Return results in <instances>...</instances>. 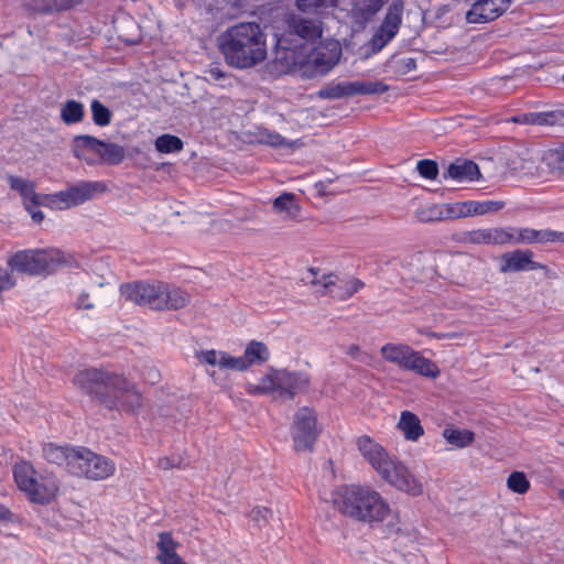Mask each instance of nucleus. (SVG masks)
<instances>
[{"label":"nucleus","mask_w":564,"mask_h":564,"mask_svg":"<svg viewBox=\"0 0 564 564\" xmlns=\"http://www.w3.org/2000/svg\"><path fill=\"white\" fill-rule=\"evenodd\" d=\"M154 145L160 153H177L184 148V143L181 138L167 133L158 137Z\"/></svg>","instance_id":"obj_33"},{"label":"nucleus","mask_w":564,"mask_h":564,"mask_svg":"<svg viewBox=\"0 0 564 564\" xmlns=\"http://www.w3.org/2000/svg\"><path fill=\"white\" fill-rule=\"evenodd\" d=\"M90 110L93 121L96 126L106 127L111 122L112 113L108 107H106L98 99H94L90 104Z\"/></svg>","instance_id":"obj_36"},{"label":"nucleus","mask_w":564,"mask_h":564,"mask_svg":"<svg viewBox=\"0 0 564 564\" xmlns=\"http://www.w3.org/2000/svg\"><path fill=\"white\" fill-rule=\"evenodd\" d=\"M355 443L360 456L384 482L412 497L423 495V482L380 443L369 435L358 436Z\"/></svg>","instance_id":"obj_4"},{"label":"nucleus","mask_w":564,"mask_h":564,"mask_svg":"<svg viewBox=\"0 0 564 564\" xmlns=\"http://www.w3.org/2000/svg\"><path fill=\"white\" fill-rule=\"evenodd\" d=\"M326 2L327 0H296V7L304 13H311L326 6Z\"/></svg>","instance_id":"obj_45"},{"label":"nucleus","mask_w":564,"mask_h":564,"mask_svg":"<svg viewBox=\"0 0 564 564\" xmlns=\"http://www.w3.org/2000/svg\"><path fill=\"white\" fill-rule=\"evenodd\" d=\"M73 383L107 410L137 415L143 408V394L138 384L123 373L90 367L79 370Z\"/></svg>","instance_id":"obj_1"},{"label":"nucleus","mask_w":564,"mask_h":564,"mask_svg":"<svg viewBox=\"0 0 564 564\" xmlns=\"http://www.w3.org/2000/svg\"><path fill=\"white\" fill-rule=\"evenodd\" d=\"M442 435L448 444L456 448L467 447L475 441V433L466 429L448 426L444 429Z\"/></svg>","instance_id":"obj_29"},{"label":"nucleus","mask_w":564,"mask_h":564,"mask_svg":"<svg viewBox=\"0 0 564 564\" xmlns=\"http://www.w3.org/2000/svg\"><path fill=\"white\" fill-rule=\"evenodd\" d=\"M402 22V8L397 4H391L388 12L371 37V48L373 53L380 52L393 37L398 34Z\"/></svg>","instance_id":"obj_16"},{"label":"nucleus","mask_w":564,"mask_h":564,"mask_svg":"<svg viewBox=\"0 0 564 564\" xmlns=\"http://www.w3.org/2000/svg\"><path fill=\"white\" fill-rule=\"evenodd\" d=\"M29 182V180H24L20 176L8 175V183L10 188L15 192H20Z\"/></svg>","instance_id":"obj_47"},{"label":"nucleus","mask_w":564,"mask_h":564,"mask_svg":"<svg viewBox=\"0 0 564 564\" xmlns=\"http://www.w3.org/2000/svg\"><path fill=\"white\" fill-rule=\"evenodd\" d=\"M206 73L212 80L218 82L220 87L225 88L231 86L232 76L224 72L218 65L210 66Z\"/></svg>","instance_id":"obj_41"},{"label":"nucleus","mask_w":564,"mask_h":564,"mask_svg":"<svg viewBox=\"0 0 564 564\" xmlns=\"http://www.w3.org/2000/svg\"><path fill=\"white\" fill-rule=\"evenodd\" d=\"M18 193L22 197L23 204L31 202L33 205H42V197L35 192V184L32 181H29Z\"/></svg>","instance_id":"obj_43"},{"label":"nucleus","mask_w":564,"mask_h":564,"mask_svg":"<svg viewBox=\"0 0 564 564\" xmlns=\"http://www.w3.org/2000/svg\"><path fill=\"white\" fill-rule=\"evenodd\" d=\"M380 354L386 361L402 370L433 379L440 376L438 366L409 345L388 343L381 347Z\"/></svg>","instance_id":"obj_10"},{"label":"nucleus","mask_w":564,"mask_h":564,"mask_svg":"<svg viewBox=\"0 0 564 564\" xmlns=\"http://www.w3.org/2000/svg\"><path fill=\"white\" fill-rule=\"evenodd\" d=\"M359 351H360V348H359V346H358V345H356V344H351L350 346H348V348H347V350H346V352H347L349 356L354 357V358H356V357H357V355L359 354Z\"/></svg>","instance_id":"obj_52"},{"label":"nucleus","mask_w":564,"mask_h":564,"mask_svg":"<svg viewBox=\"0 0 564 564\" xmlns=\"http://www.w3.org/2000/svg\"><path fill=\"white\" fill-rule=\"evenodd\" d=\"M445 178H451L456 182H474L478 181L481 176L479 166L471 160L456 159L444 172Z\"/></svg>","instance_id":"obj_24"},{"label":"nucleus","mask_w":564,"mask_h":564,"mask_svg":"<svg viewBox=\"0 0 564 564\" xmlns=\"http://www.w3.org/2000/svg\"><path fill=\"white\" fill-rule=\"evenodd\" d=\"M65 262L63 251L52 247L19 250L7 260L12 271L32 276L52 274Z\"/></svg>","instance_id":"obj_8"},{"label":"nucleus","mask_w":564,"mask_h":564,"mask_svg":"<svg viewBox=\"0 0 564 564\" xmlns=\"http://www.w3.org/2000/svg\"><path fill=\"white\" fill-rule=\"evenodd\" d=\"M454 4L455 0L452 1L451 3L440 6L437 9V14H445L449 12L453 9Z\"/></svg>","instance_id":"obj_51"},{"label":"nucleus","mask_w":564,"mask_h":564,"mask_svg":"<svg viewBox=\"0 0 564 564\" xmlns=\"http://www.w3.org/2000/svg\"><path fill=\"white\" fill-rule=\"evenodd\" d=\"M334 505L343 516L371 528L386 522L388 534H399L402 531L399 512L370 486L352 484L340 487L334 496Z\"/></svg>","instance_id":"obj_2"},{"label":"nucleus","mask_w":564,"mask_h":564,"mask_svg":"<svg viewBox=\"0 0 564 564\" xmlns=\"http://www.w3.org/2000/svg\"><path fill=\"white\" fill-rule=\"evenodd\" d=\"M251 519L259 527L262 528L270 522L272 510L267 507H257L251 510Z\"/></svg>","instance_id":"obj_44"},{"label":"nucleus","mask_w":564,"mask_h":564,"mask_svg":"<svg viewBox=\"0 0 564 564\" xmlns=\"http://www.w3.org/2000/svg\"><path fill=\"white\" fill-rule=\"evenodd\" d=\"M512 245L518 243H543V242H564V231L552 229H532L513 227Z\"/></svg>","instance_id":"obj_20"},{"label":"nucleus","mask_w":564,"mask_h":564,"mask_svg":"<svg viewBox=\"0 0 564 564\" xmlns=\"http://www.w3.org/2000/svg\"><path fill=\"white\" fill-rule=\"evenodd\" d=\"M388 86L380 82H343L327 85L318 91L324 99H340L355 95H377L387 91Z\"/></svg>","instance_id":"obj_15"},{"label":"nucleus","mask_w":564,"mask_h":564,"mask_svg":"<svg viewBox=\"0 0 564 564\" xmlns=\"http://www.w3.org/2000/svg\"><path fill=\"white\" fill-rule=\"evenodd\" d=\"M406 66H408L409 69L414 68L415 67V59L414 58H409L408 63H406Z\"/></svg>","instance_id":"obj_55"},{"label":"nucleus","mask_w":564,"mask_h":564,"mask_svg":"<svg viewBox=\"0 0 564 564\" xmlns=\"http://www.w3.org/2000/svg\"><path fill=\"white\" fill-rule=\"evenodd\" d=\"M490 243L491 245H512L513 227H490Z\"/></svg>","instance_id":"obj_37"},{"label":"nucleus","mask_w":564,"mask_h":564,"mask_svg":"<svg viewBox=\"0 0 564 564\" xmlns=\"http://www.w3.org/2000/svg\"><path fill=\"white\" fill-rule=\"evenodd\" d=\"M107 191L101 181H82L64 191L42 196V205L56 210L69 209L93 199Z\"/></svg>","instance_id":"obj_11"},{"label":"nucleus","mask_w":564,"mask_h":564,"mask_svg":"<svg viewBox=\"0 0 564 564\" xmlns=\"http://www.w3.org/2000/svg\"><path fill=\"white\" fill-rule=\"evenodd\" d=\"M156 466H158L159 469H162V470H169V469H172V468L176 467V465L174 464L173 459L170 458V457H161V458H159Z\"/></svg>","instance_id":"obj_48"},{"label":"nucleus","mask_w":564,"mask_h":564,"mask_svg":"<svg viewBox=\"0 0 564 564\" xmlns=\"http://www.w3.org/2000/svg\"><path fill=\"white\" fill-rule=\"evenodd\" d=\"M460 242L467 245H491L489 228H477L460 234Z\"/></svg>","instance_id":"obj_34"},{"label":"nucleus","mask_w":564,"mask_h":564,"mask_svg":"<svg viewBox=\"0 0 564 564\" xmlns=\"http://www.w3.org/2000/svg\"><path fill=\"white\" fill-rule=\"evenodd\" d=\"M101 147H104V141L93 135H76L73 139L72 152L76 159L88 165H94L98 163Z\"/></svg>","instance_id":"obj_19"},{"label":"nucleus","mask_w":564,"mask_h":564,"mask_svg":"<svg viewBox=\"0 0 564 564\" xmlns=\"http://www.w3.org/2000/svg\"><path fill=\"white\" fill-rule=\"evenodd\" d=\"M77 310H91L94 308V303L89 299V294L87 292H83L79 294L76 301Z\"/></svg>","instance_id":"obj_46"},{"label":"nucleus","mask_w":564,"mask_h":564,"mask_svg":"<svg viewBox=\"0 0 564 564\" xmlns=\"http://www.w3.org/2000/svg\"><path fill=\"white\" fill-rule=\"evenodd\" d=\"M332 46L333 48L329 50L328 55L324 52L326 47H318L312 54L314 74H325L337 64L341 50L337 42L332 44Z\"/></svg>","instance_id":"obj_26"},{"label":"nucleus","mask_w":564,"mask_h":564,"mask_svg":"<svg viewBox=\"0 0 564 564\" xmlns=\"http://www.w3.org/2000/svg\"><path fill=\"white\" fill-rule=\"evenodd\" d=\"M542 162L549 172L564 174V142L543 152Z\"/></svg>","instance_id":"obj_28"},{"label":"nucleus","mask_w":564,"mask_h":564,"mask_svg":"<svg viewBox=\"0 0 564 564\" xmlns=\"http://www.w3.org/2000/svg\"><path fill=\"white\" fill-rule=\"evenodd\" d=\"M12 476L17 488L30 503L48 506L59 494V481L55 474L37 470L29 460L17 462L12 467Z\"/></svg>","instance_id":"obj_6"},{"label":"nucleus","mask_w":564,"mask_h":564,"mask_svg":"<svg viewBox=\"0 0 564 564\" xmlns=\"http://www.w3.org/2000/svg\"><path fill=\"white\" fill-rule=\"evenodd\" d=\"M290 432L295 452H313L321 434L315 409L311 406L299 408L293 415Z\"/></svg>","instance_id":"obj_13"},{"label":"nucleus","mask_w":564,"mask_h":564,"mask_svg":"<svg viewBox=\"0 0 564 564\" xmlns=\"http://www.w3.org/2000/svg\"><path fill=\"white\" fill-rule=\"evenodd\" d=\"M273 209L284 213L288 218L294 219L300 214V206L295 203V195L283 193L273 200Z\"/></svg>","instance_id":"obj_31"},{"label":"nucleus","mask_w":564,"mask_h":564,"mask_svg":"<svg viewBox=\"0 0 564 564\" xmlns=\"http://www.w3.org/2000/svg\"><path fill=\"white\" fill-rule=\"evenodd\" d=\"M156 542V561L160 564H187L177 553L180 542L173 538L170 531L160 532Z\"/></svg>","instance_id":"obj_22"},{"label":"nucleus","mask_w":564,"mask_h":564,"mask_svg":"<svg viewBox=\"0 0 564 564\" xmlns=\"http://www.w3.org/2000/svg\"><path fill=\"white\" fill-rule=\"evenodd\" d=\"M532 123L540 126H553L555 124L563 115L558 111H544L532 115Z\"/></svg>","instance_id":"obj_42"},{"label":"nucleus","mask_w":564,"mask_h":564,"mask_svg":"<svg viewBox=\"0 0 564 564\" xmlns=\"http://www.w3.org/2000/svg\"><path fill=\"white\" fill-rule=\"evenodd\" d=\"M511 0H475L466 12L469 23H487L498 19L510 7Z\"/></svg>","instance_id":"obj_17"},{"label":"nucleus","mask_w":564,"mask_h":564,"mask_svg":"<svg viewBox=\"0 0 564 564\" xmlns=\"http://www.w3.org/2000/svg\"><path fill=\"white\" fill-rule=\"evenodd\" d=\"M448 213L456 218L474 216V200L458 202L449 205Z\"/></svg>","instance_id":"obj_39"},{"label":"nucleus","mask_w":564,"mask_h":564,"mask_svg":"<svg viewBox=\"0 0 564 564\" xmlns=\"http://www.w3.org/2000/svg\"><path fill=\"white\" fill-rule=\"evenodd\" d=\"M530 487V480L523 471H512L507 478V488L514 494L524 495Z\"/></svg>","instance_id":"obj_35"},{"label":"nucleus","mask_w":564,"mask_h":564,"mask_svg":"<svg viewBox=\"0 0 564 564\" xmlns=\"http://www.w3.org/2000/svg\"><path fill=\"white\" fill-rule=\"evenodd\" d=\"M83 0H22V8L32 14L50 15L70 10Z\"/></svg>","instance_id":"obj_21"},{"label":"nucleus","mask_w":564,"mask_h":564,"mask_svg":"<svg viewBox=\"0 0 564 564\" xmlns=\"http://www.w3.org/2000/svg\"><path fill=\"white\" fill-rule=\"evenodd\" d=\"M85 108L80 101L75 99L66 100L61 108V119L66 124L78 123L84 119Z\"/></svg>","instance_id":"obj_30"},{"label":"nucleus","mask_w":564,"mask_h":564,"mask_svg":"<svg viewBox=\"0 0 564 564\" xmlns=\"http://www.w3.org/2000/svg\"><path fill=\"white\" fill-rule=\"evenodd\" d=\"M560 499L564 502V489L558 492Z\"/></svg>","instance_id":"obj_56"},{"label":"nucleus","mask_w":564,"mask_h":564,"mask_svg":"<svg viewBox=\"0 0 564 564\" xmlns=\"http://www.w3.org/2000/svg\"><path fill=\"white\" fill-rule=\"evenodd\" d=\"M11 511L3 505L0 503V521H8L11 519Z\"/></svg>","instance_id":"obj_50"},{"label":"nucleus","mask_w":564,"mask_h":564,"mask_svg":"<svg viewBox=\"0 0 564 564\" xmlns=\"http://www.w3.org/2000/svg\"><path fill=\"white\" fill-rule=\"evenodd\" d=\"M288 24L291 33L296 34L306 42L314 43L322 37L323 29L317 20L292 15Z\"/></svg>","instance_id":"obj_25"},{"label":"nucleus","mask_w":564,"mask_h":564,"mask_svg":"<svg viewBox=\"0 0 564 564\" xmlns=\"http://www.w3.org/2000/svg\"><path fill=\"white\" fill-rule=\"evenodd\" d=\"M308 272L311 274L310 283L316 288L317 293L328 294L338 301L350 299L365 286V283L357 278L337 284V276L333 273L321 274L319 269L316 268H310Z\"/></svg>","instance_id":"obj_14"},{"label":"nucleus","mask_w":564,"mask_h":564,"mask_svg":"<svg viewBox=\"0 0 564 564\" xmlns=\"http://www.w3.org/2000/svg\"><path fill=\"white\" fill-rule=\"evenodd\" d=\"M76 447L69 445H57L55 443H45L42 446V457L46 463L65 467L70 473V463L75 456Z\"/></svg>","instance_id":"obj_23"},{"label":"nucleus","mask_w":564,"mask_h":564,"mask_svg":"<svg viewBox=\"0 0 564 564\" xmlns=\"http://www.w3.org/2000/svg\"><path fill=\"white\" fill-rule=\"evenodd\" d=\"M113 462L99 455L87 447L77 446L73 462L70 463V475L84 477L89 480H105L115 474Z\"/></svg>","instance_id":"obj_12"},{"label":"nucleus","mask_w":564,"mask_h":564,"mask_svg":"<svg viewBox=\"0 0 564 564\" xmlns=\"http://www.w3.org/2000/svg\"><path fill=\"white\" fill-rule=\"evenodd\" d=\"M119 290L126 301L153 311H177L191 301L185 290L159 280L122 283Z\"/></svg>","instance_id":"obj_5"},{"label":"nucleus","mask_w":564,"mask_h":564,"mask_svg":"<svg viewBox=\"0 0 564 564\" xmlns=\"http://www.w3.org/2000/svg\"><path fill=\"white\" fill-rule=\"evenodd\" d=\"M268 346L258 340H251L247 344L243 355L239 357L231 356L227 351L215 349L200 350L196 352V358L200 364L218 366L220 369L246 371L254 365L265 364L270 359Z\"/></svg>","instance_id":"obj_9"},{"label":"nucleus","mask_w":564,"mask_h":564,"mask_svg":"<svg viewBox=\"0 0 564 564\" xmlns=\"http://www.w3.org/2000/svg\"><path fill=\"white\" fill-rule=\"evenodd\" d=\"M283 141V137H281L279 133H275L270 135L269 143L273 147H280L284 143Z\"/></svg>","instance_id":"obj_49"},{"label":"nucleus","mask_w":564,"mask_h":564,"mask_svg":"<svg viewBox=\"0 0 564 564\" xmlns=\"http://www.w3.org/2000/svg\"><path fill=\"white\" fill-rule=\"evenodd\" d=\"M31 218H32L35 223H41V221H43V219H44V214H43V212L40 209V210H36V213H32Z\"/></svg>","instance_id":"obj_54"},{"label":"nucleus","mask_w":564,"mask_h":564,"mask_svg":"<svg viewBox=\"0 0 564 564\" xmlns=\"http://www.w3.org/2000/svg\"><path fill=\"white\" fill-rule=\"evenodd\" d=\"M398 429L403 433L404 437L411 442H416L424 434V429L419 416L409 410L401 412Z\"/></svg>","instance_id":"obj_27"},{"label":"nucleus","mask_w":564,"mask_h":564,"mask_svg":"<svg viewBox=\"0 0 564 564\" xmlns=\"http://www.w3.org/2000/svg\"><path fill=\"white\" fill-rule=\"evenodd\" d=\"M503 200H474V216L497 213L505 207Z\"/></svg>","instance_id":"obj_38"},{"label":"nucleus","mask_w":564,"mask_h":564,"mask_svg":"<svg viewBox=\"0 0 564 564\" xmlns=\"http://www.w3.org/2000/svg\"><path fill=\"white\" fill-rule=\"evenodd\" d=\"M25 210L32 216V213H36V210H40V205H33V203L28 202L23 204Z\"/></svg>","instance_id":"obj_53"},{"label":"nucleus","mask_w":564,"mask_h":564,"mask_svg":"<svg viewBox=\"0 0 564 564\" xmlns=\"http://www.w3.org/2000/svg\"><path fill=\"white\" fill-rule=\"evenodd\" d=\"M420 175L426 180H435L438 175V165L435 161L424 159L416 164Z\"/></svg>","instance_id":"obj_40"},{"label":"nucleus","mask_w":564,"mask_h":564,"mask_svg":"<svg viewBox=\"0 0 564 564\" xmlns=\"http://www.w3.org/2000/svg\"><path fill=\"white\" fill-rule=\"evenodd\" d=\"M544 269H546L544 264L533 260L531 250L517 249L501 256L500 272L502 273Z\"/></svg>","instance_id":"obj_18"},{"label":"nucleus","mask_w":564,"mask_h":564,"mask_svg":"<svg viewBox=\"0 0 564 564\" xmlns=\"http://www.w3.org/2000/svg\"><path fill=\"white\" fill-rule=\"evenodd\" d=\"M225 62L237 69L257 66L267 58V35L257 22H240L229 26L218 37Z\"/></svg>","instance_id":"obj_3"},{"label":"nucleus","mask_w":564,"mask_h":564,"mask_svg":"<svg viewBox=\"0 0 564 564\" xmlns=\"http://www.w3.org/2000/svg\"><path fill=\"white\" fill-rule=\"evenodd\" d=\"M311 376L305 371L270 368L260 378L259 383H246L250 395L274 394L293 400L296 394L305 393L311 387Z\"/></svg>","instance_id":"obj_7"},{"label":"nucleus","mask_w":564,"mask_h":564,"mask_svg":"<svg viewBox=\"0 0 564 564\" xmlns=\"http://www.w3.org/2000/svg\"><path fill=\"white\" fill-rule=\"evenodd\" d=\"M123 159L124 150L121 145L104 141V147L100 148L98 162L117 165L120 164Z\"/></svg>","instance_id":"obj_32"}]
</instances>
